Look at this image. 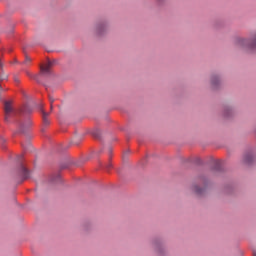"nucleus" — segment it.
<instances>
[{"mask_svg":"<svg viewBox=\"0 0 256 256\" xmlns=\"http://www.w3.org/2000/svg\"><path fill=\"white\" fill-rule=\"evenodd\" d=\"M234 45L238 49H248V51H255L256 49V33L250 38L237 37L234 40Z\"/></svg>","mask_w":256,"mask_h":256,"instance_id":"nucleus-1","label":"nucleus"},{"mask_svg":"<svg viewBox=\"0 0 256 256\" xmlns=\"http://www.w3.org/2000/svg\"><path fill=\"white\" fill-rule=\"evenodd\" d=\"M13 103L11 101L4 102V113H5V121L9 122V117H11V113H13Z\"/></svg>","mask_w":256,"mask_h":256,"instance_id":"nucleus-2","label":"nucleus"},{"mask_svg":"<svg viewBox=\"0 0 256 256\" xmlns=\"http://www.w3.org/2000/svg\"><path fill=\"white\" fill-rule=\"evenodd\" d=\"M32 125H33V122L31 121V119L28 118L24 122L20 123L19 129L21 133H25V131H27L28 129H31Z\"/></svg>","mask_w":256,"mask_h":256,"instance_id":"nucleus-3","label":"nucleus"},{"mask_svg":"<svg viewBox=\"0 0 256 256\" xmlns=\"http://www.w3.org/2000/svg\"><path fill=\"white\" fill-rule=\"evenodd\" d=\"M19 175L22 177V179H29V177H31V172H29L24 165H21Z\"/></svg>","mask_w":256,"mask_h":256,"instance_id":"nucleus-4","label":"nucleus"},{"mask_svg":"<svg viewBox=\"0 0 256 256\" xmlns=\"http://www.w3.org/2000/svg\"><path fill=\"white\" fill-rule=\"evenodd\" d=\"M51 67H53V62H48L47 65L41 66L40 71L42 75H50L51 74Z\"/></svg>","mask_w":256,"mask_h":256,"instance_id":"nucleus-5","label":"nucleus"},{"mask_svg":"<svg viewBox=\"0 0 256 256\" xmlns=\"http://www.w3.org/2000/svg\"><path fill=\"white\" fill-rule=\"evenodd\" d=\"M243 161L246 163V165H251V163H253V154L248 153L244 155Z\"/></svg>","mask_w":256,"mask_h":256,"instance_id":"nucleus-6","label":"nucleus"},{"mask_svg":"<svg viewBox=\"0 0 256 256\" xmlns=\"http://www.w3.org/2000/svg\"><path fill=\"white\" fill-rule=\"evenodd\" d=\"M211 85L214 89H217V85H219V76H212Z\"/></svg>","mask_w":256,"mask_h":256,"instance_id":"nucleus-7","label":"nucleus"},{"mask_svg":"<svg viewBox=\"0 0 256 256\" xmlns=\"http://www.w3.org/2000/svg\"><path fill=\"white\" fill-rule=\"evenodd\" d=\"M42 111V115H43V123L44 125H49V119L47 117H49V113Z\"/></svg>","mask_w":256,"mask_h":256,"instance_id":"nucleus-8","label":"nucleus"},{"mask_svg":"<svg viewBox=\"0 0 256 256\" xmlns=\"http://www.w3.org/2000/svg\"><path fill=\"white\" fill-rule=\"evenodd\" d=\"M9 79V75L5 73V70L0 71V81H7Z\"/></svg>","mask_w":256,"mask_h":256,"instance_id":"nucleus-9","label":"nucleus"},{"mask_svg":"<svg viewBox=\"0 0 256 256\" xmlns=\"http://www.w3.org/2000/svg\"><path fill=\"white\" fill-rule=\"evenodd\" d=\"M194 191L197 195H203V189H201L197 186H194Z\"/></svg>","mask_w":256,"mask_h":256,"instance_id":"nucleus-10","label":"nucleus"},{"mask_svg":"<svg viewBox=\"0 0 256 256\" xmlns=\"http://www.w3.org/2000/svg\"><path fill=\"white\" fill-rule=\"evenodd\" d=\"M30 63H31V58L29 56H26L23 64L24 65H29Z\"/></svg>","mask_w":256,"mask_h":256,"instance_id":"nucleus-11","label":"nucleus"},{"mask_svg":"<svg viewBox=\"0 0 256 256\" xmlns=\"http://www.w3.org/2000/svg\"><path fill=\"white\" fill-rule=\"evenodd\" d=\"M49 99H50V103H51L50 109L53 110V103H54L55 99H53L52 97H50Z\"/></svg>","mask_w":256,"mask_h":256,"instance_id":"nucleus-12","label":"nucleus"},{"mask_svg":"<svg viewBox=\"0 0 256 256\" xmlns=\"http://www.w3.org/2000/svg\"><path fill=\"white\" fill-rule=\"evenodd\" d=\"M106 167H107V169H111V167H113V165L111 163H109Z\"/></svg>","mask_w":256,"mask_h":256,"instance_id":"nucleus-13","label":"nucleus"},{"mask_svg":"<svg viewBox=\"0 0 256 256\" xmlns=\"http://www.w3.org/2000/svg\"><path fill=\"white\" fill-rule=\"evenodd\" d=\"M0 71H3V63L0 62Z\"/></svg>","mask_w":256,"mask_h":256,"instance_id":"nucleus-14","label":"nucleus"},{"mask_svg":"<svg viewBox=\"0 0 256 256\" xmlns=\"http://www.w3.org/2000/svg\"><path fill=\"white\" fill-rule=\"evenodd\" d=\"M14 81H15V83H19V78L15 77Z\"/></svg>","mask_w":256,"mask_h":256,"instance_id":"nucleus-15","label":"nucleus"},{"mask_svg":"<svg viewBox=\"0 0 256 256\" xmlns=\"http://www.w3.org/2000/svg\"><path fill=\"white\" fill-rule=\"evenodd\" d=\"M229 111L230 110H226V112H225L226 117H229Z\"/></svg>","mask_w":256,"mask_h":256,"instance_id":"nucleus-16","label":"nucleus"},{"mask_svg":"<svg viewBox=\"0 0 256 256\" xmlns=\"http://www.w3.org/2000/svg\"><path fill=\"white\" fill-rule=\"evenodd\" d=\"M253 256H256V253L254 252V255Z\"/></svg>","mask_w":256,"mask_h":256,"instance_id":"nucleus-17","label":"nucleus"},{"mask_svg":"<svg viewBox=\"0 0 256 256\" xmlns=\"http://www.w3.org/2000/svg\"><path fill=\"white\" fill-rule=\"evenodd\" d=\"M53 63H55V61H54V62H52V65H53Z\"/></svg>","mask_w":256,"mask_h":256,"instance_id":"nucleus-18","label":"nucleus"}]
</instances>
